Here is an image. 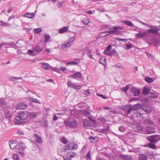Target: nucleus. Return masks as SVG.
Listing matches in <instances>:
<instances>
[{
    "label": "nucleus",
    "mask_w": 160,
    "mask_h": 160,
    "mask_svg": "<svg viewBox=\"0 0 160 160\" xmlns=\"http://www.w3.org/2000/svg\"><path fill=\"white\" fill-rule=\"evenodd\" d=\"M28 115V113L27 111H22L19 112L18 116L16 117L17 121H23L26 119Z\"/></svg>",
    "instance_id": "nucleus-1"
},
{
    "label": "nucleus",
    "mask_w": 160,
    "mask_h": 160,
    "mask_svg": "<svg viewBox=\"0 0 160 160\" xmlns=\"http://www.w3.org/2000/svg\"><path fill=\"white\" fill-rule=\"evenodd\" d=\"M76 37V36L74 35L72 37L70 38L68 42H65L62 43V50H64L67 48H70L73 42L74 41L75 38Z\"/></svg>",
    "instance_id": "nucleus-2"
},
{
    "label": "nucleus",
    "mask_w": 160,
    "mask_h": 160,
    "mask_svg": "<svg viewBox=\"0 0 160 160\" xmlns=\"http://www.w3.org/2000/svg\"><path fill=\"white\" fill-rule=\"evenodd\" d=\"M64 123L66 127L73 129L76 128L78 125L77 122L75 120L72 121L65 120Z\"/></svg>",
    "instance_id": "nucleus-3"
},
{
    "label": "nucleus",
    "mask_w": 160,
    "mask_h": 160,
    "mask_svg": "<svg viewBox=\"0 0 160 160\" xmlns=\"http://www.w3.org/2000/svg\"><path fill=\"white\" fill-rule=\"evenodd\" d=\"M123 29L122 26L114 27L112 28H110L108 29V31H107L108 33L109 34H116L118 33L119 30Z\"/></svg>",
    "instance_id": "nucleus-4"
},
{
    "label": "nucleus",
    "mask_w": 160,
    "mask_h": 160,
    "mask_svg": "<svg viewBox=\"0 0 160 160\" xmlns=\"http://www.w3.org/2000/svg\"><path fill=\"white\" fill-rule=\"evenodd\" d=\"M76 154L75 152H70L63 155V158L64 160H70L74 157Z\"/></svg>",
    "instance_id": "nucleus-5"
},
{
    "label": "nucleus",
    "mask_w": 160,
    "mask_h": 160,
    "mask_svg": "<svg viewBox=\"0 0 160 160\" xmlns=\"http://www.w3.org/2000/svg\"><path fill=\"white\" fill-rule=\"evenodd\" d=\"M122 110L125 111V112L127 115L131 114L132 108L131 105L122 106Z\"/></svg>",
    "instance_id": "nucleus-6"
},
{
    "label": "nucleus",
    "mask_w": 160,
    "mask_h": 160,
    "mask_svg": "<svg viewBox=\"0 0 160 160\" xmlns=\"http://www.w3.org/2000/svg\"><path fill=\"white\" fill-rule=\"evenodd\" d=\"M148 140L150 142L153 143H156L159 140L158 136L156 135H152L147 138Z\"/></svg>",
    "instance_id": "nucleus-7"
},
{
    "label": "nucleus",
    "mask_w": 160,
    "mask_h": 160,
    "mask_svg": "<svg viewBox=\"0 0 160 160\" xmlns=\"http://www.w3.org/2000/svg\"><path fill=\"white\" fill-rule=\"evenodd\" d=\"M118 157L122 160H133L131 155L120 154L118 155Z\"/></svg>",
    "instance_id": "nucleus-8"
},
{
    "label": "nucleus",
    "mask_w": 160,
    "mask_h": 160,
    "mask_svg": "<svg viewBox=\"0 0 160 160\" xmlns=\"http://www.w3.org/2000/svg\"><path fill=\"white\" fill-rule=\"evenodd\" d=\"M132 114L130 117V118L131 119H133L134 117L142 118H143V114L140 113V112L136 111V112H134V113H133Z\"/></svg>",
    "instance_id": "nucleus-9"
},
{
    "label": "nucleus",
    "mask_w": 160,
    "mask_h": 160,
    "mask_svg": "<svg viewBox=\"0 0 160 160\" xmlns=\"http://www.w3.org/2000/svg\"><path fill=\"white\" fill-rule=\"evenodd\" d=\"M141 108V106L140 104L137 103L134 105L133 106H131L132 112L131 114L134 113V112H136L138 111V110L140 109Z\"/></svg>",
    "instance_id": "nucleus-10"
},
{
    "label": "nucleus",
    "mask_w": 160,
    "mask_h": 160,
    "mask_svg": "<svg viewBox=\"0 0 160 160\" xmlns=\"http://www.w3.org/2000/svg\"><path fill=\"white\" fill-rule=\"evenodd\" d=\"M28 107L27 104L23 102L19 103L16 106V108L17 109H22L26 108Z\"/></svg>",
    "instance_id": "nucleus-11"
},
{
    "label": "nucleus",
    "mask_w": 160,
    "mask_h": 160,
    "mask_svg": "<svg viewBox=\"0 0 160 160\" xmlns=\"http://www.w3.org/2000/svg\"><path fill=\"white\" fill-rule=\"evenodd\" d=\"M68 84L69 86L73 88L76 90L80 89L81 88V86L77 85L71 81H68Z\"/></svg>",
    "instance_id": "nucleus-12"
},
{
    "label": "nucleus",
    "mask_w": 160,
    "mask_h": 160,
    "mask_svg": "<svg viewBox=\"0 0 160 160\" xmlns=\"http://www.w3.org/2000/svg\"><path fill=\"white\" fill-rule=\"evenodd\" d=\"M147 33V32L144 31H140L138 33H136V35L137 38H142L146 36Z\"/></svg>",
    "instance_id": "nucleus-13"
},
{
    "label": "nucleus",
    "mask_w": 160,
    "mask_h": 160,
    "mask_svg": "<svg viewBox=\"0 0 160 160\" xmlns=\"http://www.w3.org/2000/svg\"><path fill=\"white\" fill-rule=\"evenodd\" d=\"M68 149L69 150H75L78 148V146L74 143L69 144L68 146Z\"/></svg>",
    "instance_id": "nucleus-14"
},
{
    "label": "nucleus",
    "mask_w": 160,
    "mask_h": 160,
    "mask_svg": "<svg viewBox=\"0 0 160 160\" xmlns=\"http://www.w3.org/2000/svg\"><path fill=\"white\" fill-rule=\"evenodd\" d=\"M82 76V73L80 72H76L73 74L71 75V77L75 79L80 78Z\"/></svg>",
    "instance_id": "nucleus-15"
},
{
    "label": "nucleus",
    "mask_w": 160,
    "mask_h": 160,
    "mask_svg": "<svg viewBox=\"0 0 160 160\" xmlns=\"http://www.w3.org/2000/svg\"><path fill=\"white\" fill-rule=\"evenodd\" d=\"M159 93L157 92H149L148 93V96L151 98H157L158 96Z\"/></svg>",
    "instance_id": "nucleus-16"
},
{
    "label": "nucleus",
    "mask_w": 160,
    "mask_h": 160,
    "mask_svg": "<svg viewBox=\"0 0 160 160\" xmlns=\"http://www.w3.org/2000/svg\"><path fill=\"white\" fill-rule=\"evenodd\" d=\"M131 92L135 96H138L141 93L140 90L135 88H132Z\"/></svg>",
    "instance_id": "nucleus-17"
},
{
    "label": "nucleus",
    "mask_w": 160,
    "mask_h": 160,
    "mask_svg": "<svg viewBox=\"0 0 160 160\" xmlns=\"http://www.w3.org/2000/svg\"><path fill=\"white\" fill-rule=\"evenodd\" d=\"M146 130L147 133L149 134L154 133L155 131L154 128L149 126L147 127Z\"/></svg>",
    "instance_id": "nucleus-18"
},
{
    "label": "nucleus",
    "mask_w": 160,
    "mask_h": 160,
    "mask_svg": "<svg viewBox=\"0 0 160 160\" xmlns=\"http://www.w3.org/2000/svg\"><path fill=\"white\" fill-rule=\"evenodd\" d=\"M91 123L88 119H84L83 121V125L84 128H87L88 127H91Z\"/></svg>",
    "instance_id": "nucleus-19"
},
{
    "label": "nucleus",
    "mask_w": 160,
    "mask_h": 160,
    "mask_svg": "<svg viewBox=\"0 0 160 160\" xmlns=\"http://www.w3.org/2000/svg\"><path fill=\"white\" fill-rule=\"evenodd\" d=\"M144 123L146 125L151 126H152L154 124L153 122L149 118L146 119L144 121Z\"/></svg>",
    "instance_id": "nucleus-20"
},
{
    "label": "nucleus",
    "mask_w": 160,
    "mask_h": 160,
    "mask_svg": "<svg viewBox=\"0 0 160 160\" xmlns=\"http://www.w3.org/2000/svg\"><path fill=\"white\" fill-rule=\"evenodd\" d=\"M80 59L78 58H76L75 60L76 61H72L70 62H68L67 64L70 65H77L78 64V63L80 62Z\"/></svg>",
    "instance_id": "nucleus-21"
},
{
    "label": "nucleus",
    "mask_w": 160,
    "mask_h": 160,
    "mask_svg": "<svg viewBox=\"0 0 160 160\" xmlns=\"http://www.w3.org/2000/svg\"><path fill=\"white\" fill-rule=\"evenodd\" d=\"M34 137L36 142L39 143H41L42 142V139L41 137L39 136L37 134H34Z\"/></svg>",
    "instance_id": "nucleus-22"
},
{
    "label": "nucleus",
    "mask_w": 160,
    "mask_h": 160,
    "mask_svg": "<svg viewBox=\"0 0 160 160\" xmlns=\"http://www.w3.org/2000/svg\"><path fill=\"white\" fill-rule=\"evenodd\" d=\"M142 109L147 112H151V108L148 105H144L142 107Z\"/></svg>",
    "instance_id": "nucleus-23"
},
{
    "label": "nucleus",
    "mask_w": 160,
    "mask_h": 160,
    "mask_svg": "<svg viewBox=\"0 0 160 160\" xmlns=\"http://www.w3.org/2000/svg\"><path fill=\"white\" fill-rule=\"evenodd\" d=\"M34 16L35 15L33 13H27L24 14L23 15L24 17L29 18H32L34 17Z\"/></svg>",
    "instance_id": "nucleus-24"
},
{
    "label": "nucleus",
    "mask_w": 160,
    "mask_h": 160,
    "mask_svg": "<svg viewBox=\"0 0 160 160\" xmlns=\"http://www.w3.org/2000/svg\"><path fill=\"white\" fill-rule=\"evenodd\" d=\"M158 29H148V32L159 34V33L158 31Z\"/></svg>",
    "instance_id": "nucleus-25"
},
{
    "label": "nucleus",
    "mask_w": 160,
    "mask_h": 160,
    "mask_svg": "<svg viewBox=\"0 0 160 160\" xmlns=\"http://www.w3.org/2000/svg\"><path fill=\"white\" fill-rule=\"evenodd\" d=\"M33 49L34 52H36L38 53L41 52L42 50V49L38 45L35 47Z\"/></svg>",
    "instance_id": "nucleus-26"
},
{
    "label": "nucleus",
    "mask_w": 160,
    "mask_h": 160,
    "mask_svg": "<svg viewBox=\"0 0 160 160\" xmlns=\"http://www.w3.org/2000/svg\"><path fill=\"white\" fill-rule=\"evenodd\" d=\"M89 139L91 142L95 143L99 140V138L96 137H93L90 136Z\"/></svg>",
    "instance_id": "nucleus-27"
},
{
    "label": "nucleus",
    "mask_w": 160,
    "mask_h": 160,
    "mask_svg": "<svg viewBox=\"0 0 160 160\" xmlns=\"http://www.w3.org/2000/svg\"><path fill=\"white\" fill-rule=\"evenodd\" d=\"M37 113L34 112H30L28 113L29 117L31 118H36L37 116Z\"/></svg>",
    "instance_id": "nucleus-28"
},
{
    "label": "nucleus",
    "mask_w": 160,
    "mask_h": 160,
    "mask_svg": "<svg viewBox=\"0 0 160 160\" xmlns=\"http://www.w3.org/2000/svg\"><path fill=\"white\" fill-rule=\"evenodd\" d=\"M147 159V155L142 154L139 155V160H146Z\"/></svg>",
    "instance_id": "nucleus-29"
},
{
    "label": "nucleus",
    "mask_w": 160,
    "mask_h": 160,
    "mask_svg": "<svg viewBox=\"0 0 160 160\" xmlns=\"http://www.w3.org/2000/svg\"><path fill=\"white\" fill-rule=\"evenodd\" d=\"M149 89L147 87H144L143 88V90L142 93L145 95L148 94L149 92Z\"/></svg>",
    "instance_id": "nucleus-30"
},
{
    "label": "nucleus",
    "mask_w": 160,
    "mask_h": 160,
    "mask_svg": "<svg viewBox=\"0 0 160 160\" xmlns=\"http://www.w3.org/2000/svg\"><path fill=\"white\" fill-rule=\"evenodd\" d=\"M68 30V28L67 27H64L60 29L59 32L60 33H62L66 32Z\"/></svg>",
    "instance_id": "nucleus-31"
},
{
    "label": "nucleus",
    "mask_w": 160,
    "mask_h": 160,
    "mask_svg": "<svg viewBox=\"0 0 160 160\" xmlns=\"http://www.w3.org/2000/svg\"><path fill=\"white\" fill-rule=\"evenodd\" d=\"M29 100L32 102L37 103L41 104L40 101L37 99H35L32 97H30L29 98Z\"/></svg>",
    "instance_id": "nucleus-32"
},
{
    "label": "nucleus",
    "mask_w": 160,
    "mask_h": 160,
    "mask_svg": "<svg viewBox=\"0 0 160 160\" xmlns=\"http://www.w3.org/2000/svg\"><path fill=\"white\" fill-rule=\"evenodd\" d=\"M9 146L11 149H13L14 148H16V144L13 142L10 141H9Z\"/></svg>",
    "instance_id": "nucleus-33"
},
{
    "label": "nucleus",
    "mask_w": 160,
    "mask_h": 160,
    "mask_svg": "<svg viewBox=\"0 0 160 160\" xmlns=\"http://www.w3.org/2000/svg\"><path fill=\"white\" fill-rule=\"evenodd\" d=\"M14 151L21 154H24V152L23 151L22 149H20L18 148H16L15 149Z\"/></svg>",
    "instance_id": "nucleus-34"
},
{
    "label": "nucleus",
    "mask_w": 160,
    "mask_h": 160,
    "mask_svg": "<svg viewBox=\"0 0 160 160\" xmlns=\"http://www.w3.org/2000/svg\"><path fill=\"white\" fill-rule=\"evenodd\" d=\"M6 104V101L4 98H0V106L2 107L3 105Z\"/></svg>",
    "instance_id": "nucleus-35"
},
{
    "label": "nucleus",
    "mask_w": 160,
    "mask_h": 160,
    "mask_svg": "<svg viewBox=\"0 0 160 160\" xmlns=\"http://www.w3.org/2000/svg\"><path fill=\"white\" fill-rule=\"evenodd\" d=\"M99 63L102 64H104L106 63V59L104 57H101Z\"/></svg>",
    "instance_id": "nucleus-36"
},
{
    "label": "nucleus",
    "mask_w": 160,
    "mask_h": 160,
    "mask_svg": "<svg viewBox=\"0 0 160 160\" xmlns=\"http://www.w3.org/2000/svg\"><path fill=\"white\" fill-rule=\"evenodd\" d=\"M158 43V40L156 39H154L153 40V42L152 43H151L150 42L149 43V44L151 45H152L153 46H155L157 45Z\"/></svg>",
    "instance_id": "nucleus-37"
},
{
    "label": "nucleus",
    "mask_w": 160,
    "mask_h": 160,
    "mask_svg": "<svg viewBox=\"0 0 160 160\" xmlns=\"http://www.w3.org/2000/svg\"><path fill=\"white\" fill-rule=\"evenodd\" d=\"M18 146L22 149H24L26 148L25 144L22 142H19Z\"/></svg>",
    "instance_id": "nucleus-38"
},
{
    "label": "nucleus",
    "mask_w": 160,
    "mask_h": 160,
    "mask_svg": "<svg viewBox=\"0 0 160 160\" xmlns=\"http://www.w3.org/2000/svg\"><path fill=\"white\" fill-rule=\"evenodd\" d=\"M49 65L47 63H43L42 65V67L45 69H48L49 68Z\"/></svg>",
    "instance_id": "nucleus-39"
},
{
    "label": "nucleus",
    "mask_w": 160,
    "mask_h": 160,
    "mask_svg": "<svg viewBox=\"0 0 160 160\" xmlns=\"http://www.w3.org/2000/svg\"><path fill=\"white\" fill-rule=\"evenodd\" d=\"M82 113L86 116H87L90 114L89 112L86 110H84L82 111Z\"/></svg>",
    "instance_id": "nucleus-40"
},
{
    "label": "nucleus",
    "mask_w": 160,
    "mask_h": 160,
    "mask_svg": "<svg viewBox=\"0 0 160 160\" xmlns=\"http://www.w3.org/2000/svg\"><path fill=\"white\" fill-rule=\"evenodd\" d=\"M114 55L115 56H118V54L115 49H112L110 52V56Z\"/></svg>",
    "instance_id": "nucleus-41"
},
{
    "label": "nucleus",
    "mask_w": 160,
    "mask_h": 160,
    "mask_svg": "<svg viewBox=\"0 0 160 160\" xmlns=\"http://www.w3.org/2000/svg\"><path fill=\"white\" fill-rule=\"evenodd\" d=\"M124 24H126L127 25L132 26H133V24L131 22L127 21H124L123 22Z\"/></svg>",
    "instance_id": "nucleus-42"
},
{
    "label": "nucleus",
    "mask_w": 160,
    "mask_h": 160,
    "mask_svg": "<svg viewBox=\"0 0 160 160\" xmlns=\"http://www.w3.org/2000/svg\"><path fill=\"white\" fill-rule=\"evenodd\" d=\"M129 88V86L128 85H126L125 87L121 88V90L123 92H126Z\"/></svg>",
    "instance_id": "nucleus-43"
},
{
    "label": "nucleus",
    "mask_w": 160,
    "mask_h": 160,
    "mask_svg": "<svg viewBox=\"0 0 160 160\" xmlns=\"http://www.w3.org/2000/svg\"><path fill=\"white\" fill-rule=\"evenodd\" d=\"M19 79H22V77H11L10 78V80L12 81H14L15 80H18Z\"/></svg>",
    "instance_id": "nucleus-44"
},
{
    "label": "nucleus",
    "mask_w": 160,
    "mask_h": 160,
    "mask_svg": "<svg viewBox=\"0 0 160 160\" xmlns=\"http://www.w3.org/2000/svg\"><path fill=\"white\" fill-rule=\"evenodd\" d=\"M145 81L151 83L153 82V79L150 77H146L145 79Z\"/></svg>",
    "instance_id": "nucleus-45"
},
{
    "label": "nucleus",
    "mask_w": 160,
    "mask_h": 160,
    "mask_svg": "<svg viewBox=\"0 0 160 160\" xmlns=\"http://www.w3.org/2000/svg\"><path fill=\"white\" fill-rule=\"evenodd\" d=\"M82 22L84 24L87 25L89 23V19L88 18H85V19L82 20Z\"/></svg>",
    "instance_id": "nucleus-46"
},
{
    "label": "nucleus",
    "mask_w": 160,
    "mask_h": 160,
    "mask_svg": "<svg viewBox=\"0 0 160 160\" xmlns=\"http://www.w3.org/2000/svg\"><path fill=\"white\" fill-rule=\"evenodd\" d=\"M87 54L88 56L89 57L91 58H92V52L91 50H88L87 52Z\"/></svg>",
    "instance_id": "nucleus-47"
},
{
    "label": "nucleus",
    "mask_w": 160,
    "mask_h": 160,
    "mask_svg": "<svg viewBox=\"0 0 160 160\" xmlns=\"http://www.w3.org/2000/svg\"><path fill=\"white\" fill-rule=\"evenodd\" d=\"M87 160H90L91 159L90 151H89L86 155Z\"/></svg>",
    "instance_id": "nucleus-48"
},
{
    "label": "nucleus",
    "mask_w": 160,
    "mask_h": 160,
    "mask_svg": "<svg viewBox=\"0 0 160 160\" xmlns=\"http://www.w3.org/2000/svg\"><path fill=\"white\" fill-rule=\"evenodd\" d=\"M148 147L152 149H155L156 148V145L154 144L150 143L148 144Z\"/></svg>",
    "instance_id": "nucleus-49"
},
{
    "label": "nucleus",
    "mask_w": 160,
    "mask_h": 160,
    "mask_svg": "<svg viewBox=\"0 0 160 160\" xmlns=\"http://www.w3.org/2000/svg\"><path fill=\"white\" fill-rule=\"evenodd\" d=\"M42 31V29L40 28H35L34 30V32L36 33H38Z\"/></svg>",
    "instance_id": "nucleus-50"
},
{
    "label": "nucleus",
    "mask_w": 160,
    "mask_h": 160,
    "mask_svg": "<svg viewBox=\"0 0 160 160\" xmlns=\"http://www.w3.org/2000/svg\"><path fill=\"white\" fill-rule=\"evenodd\" d=\"M42 125L43 126L47 127L48 126V122L47 121H44L42 122Z\"/></svg>",
    "instance_id": "nucleus-51"
},
{
    "label": "nucleus",
    "mask_w": 160,
    "mask_h": 160,
    "mask_svg": "<svg viewBox=\"0 0 160 160\" xmlns=\"http://www.w3.org/2000/svg\"><path fill=\"white\" fill-rule=\"evenodd\" d=\"M43 37L45 39V42H47L50 39V36L48 35L44 34Z\"/></svg>",
    "instance_id": "nucleus-52"
},
{
    "label": "nucleus",
    "mask_w": 160,
    "mask_h": 160,
    "mask_svg": "<svg viewBox=\"0 0 160 160\" xmlns=\"http://www.w3.org/2000/svg\"><path fill=\"white\" fill-rule=\"evenodd\" d=\"M107 33H108L107 31L103 32L101 34L100 36L101 37H104L106 36L107 35H109V33H108V34Z\"/></svg>",
    "instance_id": "nucleus-53"
},
{
    "label": "nucleus",
    "mask_w": 160,
    "mask_h": 160,
    "mask_svg": "<svg viewBox=\"0 0 160 160\" xmlns=\"http://www.w3.org/2000/svg\"><path fill=\"white\" fill-rule=\"evenodd\" d=\"M126 129V128L124 126H121L119 128V130L122 132L125 131Z\"/></svg>",
    "instance_id": "nucleus-54"
},
{
    "label": "nucleus",
    "mask_w": 160,
    "mask_h": 160,
    "mask_svg": "<svg viewBox=\"0 0 160 160\" xmlns=\"http://www.w3.org/2000/svg\"><path fill=\"white\" fill-rule=\"evenodd\" d=\"M109 127L108 126L106 128L102 129V132L105 133L109 131Z\"/></svg>",
    "instance_id": "nucleus-55"
},
{
    "label": "nucleus",
    "mask_w": 160,
    "mask_h": 160,
    "mask_svg": "<svg viewBox=\"0 0 160 160\" xmlns=\"http://www.w3.org/2000/svg\"><path fill=\"white\" fill-rule=\"evenodd\" d=\"M13 157L15 160H18L19 159L18 156L16 154H14L13 155Z\"/></svg>",
    "instance_id": "nucleus-56"
},
{
    "label": "nucleus",
    "mask_w": 160,
    "mask_h": 160,
    "mask_svg": "<svg viewBox=\"0 0 160 160\" xmlns=\"http://www.w3.org/2000/svg\"><path fill=\"white\" fill-rule=\"evenodd\" d=\"M12 114H9V113L8 114L6 115V116L7 118L9 120H10L11 118L12 117Z\"/></svg>",
    "instance_id": "nucleus-57"
},
{
    "label": "nucleus",
    "mask_w": 160,
    "mask_h": 160,
    "mask_svg": "<svg viewBox=\"0 0 160 160\" xmlns=\"http://www.w3.org/2000/svg\"><path fill=\"white\" fill-rule=\"evenodd\" d=\"M125 45H126V49H130L132 48V47L131 45L128 44H125Z\"/></svg>",
    "instance_id": "nucleus-58"
},
{
    "label": "nucleus",
    "mask_w": 160,
    "mask_h": 160,
    "mask_svg": "<svg viewBox=\"0 0 160 160\" xmlns=\"http://www.w3.org/2000/svg\"><path fill=\"white\" fill-rule=\"evenodd\" d=\"M147 54V56L148 58H153V57L152 55L149 54V53L147 52H145Z\"/></svg>",
    "instance_id": "nucleus-59"
},
{
    "label": "nucleus",
    "mask_w": 160,
    "mask_h": 160,
    "mask_svg": "<svg viewBox=\"0 0 160 160\" xmlns=\"http://www.w3.org/2000/svg\"><path fill=\"white\" fill-rule=\"evenodd\" d=\"M137 129L140 130H141L142 129V126L140 124H137Z\"/></svg>",
    "instance_id": "nucleus-60"
},
{
    "label": "nucleus",
    "mask_w": 160,
    "mask_h": 160,
    "mask_svg": "<svg viewBox=\"0 0 160 160\" xmlns=\"http://www.w3.org/2000/svg\"><path fill=\"white\" fill-rule=\"evenodd\" d=\"M90 93L89 90H85L84 91V94L86 96H88Z\"/></svg>",
    "instance_id": "nucleus-61"
},
{
    "label": "nucleus",
    "mask_w": 160,
    "mask_h": 160,
    "mask_svg": "<svg viewBox=\"0 0 160 160\" xmlns=\"http://www.w3.org/2000/svg\"><path fill=\"white\" fill-rule=\"evenodd\" d=\"M105 156L106 157H108L109 158V160H110V159L111 158V157L113 156H111V155L108 154L107 153H106L105 154Z\"/></svg>",
    "instance_id": "nucleus-62"
},
{
    "label": "nucleus",
    "mask_w": 160,
    "mask_h": 160,
    "mask_svg": "<svg viewBox=\"0 0 160 160\" xmlns=\"http://www.w3.org/2000/svg\"><path fill=\"white\" fill-rule=\"evenodd\" d=\"M88 118H89V120L91 122H92L95 123V120L92 117H88Z\"/></svg>",
    "instance_id": "nucleus-63"
},
{
    "label": "nucleus",
    "mask_w": 160,
    "mask_h": 160,
    "mask_svg": "<svg viewBox=\"0 0 160 160\" xmlns=\"http://www.w3.org/2000/svg\"><path fill=\"white\" fill-rule=\"evenodd\" d=\"M118 40L119 41H122L123 42H126L127 41V39H121L120 38H118Z\"/></svg>",
    "instance_id": "nucleus-64"
}]
</instances>
